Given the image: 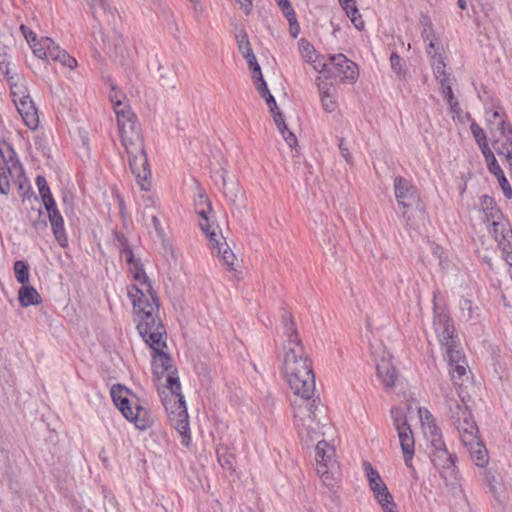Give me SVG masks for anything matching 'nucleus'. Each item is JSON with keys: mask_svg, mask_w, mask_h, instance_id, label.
<instances>
[{"mask_svg": "<svg viewBox=\"0 0 512 512\" xmlns=\"http://www.w3.org/2000/svg\"><path fill=\"white\" fill-rule=\"evenodd\" d=\"M440 84L443 97L447 102L456 99L453 94L452 82L449 77H444L443 79H441Z\"/></svg>", "mask_w": 512, "mask_h": 512, "instance_id": "nucleus-50", "label": "nucleus"}, {"mask_svg": "<svg viewBox=\"0 0 512 512\" xmlns=\"http://www.w3.org/2000/svg\"><path fill=\"white\" fill-rule=\"evenodd\" d=\"M18 299L23 307L37 305L41 302V297L37 290L32 286H27L25 284H23L18 292Z\"/></svg>", "mask_w": 512, "mask_h": 512, "instance_id": "nucleus-33", "label": "nucleus"}, {"mask_svg": "<svg viewBox=\"0 0 512 512\" xmlns=\"http://www.w3.org/2000/svg\"><path fill=\"white\" fill-rule=\"evenodd\" d=\"M315 460L317 474L329 485L328 481L337 469L334 447L325 440H319L315 447Z\"/></svg>", "mask_w": 512, "mask_h": 512, "instance_id": "nucleus-12", "label": "nucleus"}, {"mask_svg": "<svg viewBox=\"0 0 512 512\" xmlns=\"http://www.w3.org/2000/svg\"><path fill=\"white\" fill-rule=\"evenodd\" d=\"M383 512H399L397 504L394 502L392 494L387 497L376 500Z\"/></svg>", "mask_w": 512, "mask_h": 512, "instance_id": "nucleus-46", "label": "nucleus"}, {"mask_svg": "<svg viewBox=\"0 0 512 512\" xmlns=\"http://www.w3.org/2000/svg\"><path fill=\"white\" fill-rule=\"evenodd\" d=\"M20 30L31 48L35 44L39 43V41H37L36 34L26 25L22 24L20 26Z\"/></svg>", "mask_w": 512, "mask_h": 512, "instance_id": "nucleus-53", "label": "nucleus"}, {"mask_svg": "<svg viewBox=\"0 0 512 512\" xmlns=\"http://www.w3.org/2000/svg\"><path fill=\"white\" fill-rule=\"evenodd\" d=\"M394 194L407 225L413 226L416 220L424 217L425 211L418 190L409 180L396 177L394 179Z\"/></svg>", "mask_w": 512, "mask_h": 512, "instance_id": "nucleus-7", "label": "nucleus"}, {"mask_svg": "<svg viewBox=\"0 0 512 512\" xmlns=\"http://www.w3.org/2000/svg\"><path fill=\"white\" fill-rule=\"evenodd\" d=\"M115 114L117 117L118 128H123L128 124L136 123V117L131 109L124 105L119 108H115Z\"/></svg>", "mask_w": 512, "mask_h": 512, "instance_id": "nucleus-36", "label": "nucleus"}, {"mask_svg": "<svg viewBox=\"0 0 512 512\" xmlns=\"http://www.w3.org/2000/svg\"><path fill=\"white\" fill-rule=\"evenodd\" d=\"M24 124L31 130H35L39 126V116L37 109L31 97L21 100L14 104Z\"/></svg>", "mask_w": 512, "mask_h": 512, "instance_id": "nucleus-24", "label": "nucleus"}, {"mask_svg": "<svg viewBox=\"0 0 512 512\" xmlns=\"http://www.w3.org/2000/svg\"><path fill=\"white\" fill-rule=\"evenodd\" d=\"M489 232L494 236L503 252V257L512 267V230L508 221L502 217L487 223Z\"/></svg>", "mask_w": 512, "mask_h": 512, "instance_id": "nucleus-13", "label": "nucleus"}, {"mask_svg": "<svg viewBox=\"0 0 512 512\" xmlns=\"http://www.w3.org/2000/svg\"><path fill=\"white\" fill-rule=\"evenodd\" d=\"M128 393L129 391L121 385H114L111 388L113 402L122 415L137 429L146 430L150 426L149 413L137 399H130Z\"/></svg>", "mask_w": 512, "mask_h": 512, "instance_id": "nucleus-8", "label": "nucleus"}, {"mask_svg": "<svg viewBox=\"0 0 512 512\" xmlns=\"http://www.w3.org/2000/svg\"><path fill=\"white\" fill-rule=\"evenodd\" d=\"M446 406L448 408V417L453 426L472 417L468 407L459 395H451L446 398Z\"/></svg>", "mask_w": 512, "mask_h": 512, "instance_id": "nucleus-23", "label": "nucleus"}, {"mask_svg": "<svg viewBox=\"0 0 512 512\" xmlns=\"http://www.w3.org/2000/svg\"><path fill=\"white\" fill-rule=\"evenodd\" d=\"M315 70L330 78L354 81L358 76L357 65L349 60L344 54L329 56L327 61H319Z\"/></svg>", "mask_w": 512, "mask_h": 512, "instance_id": "nucleus-9", "label": "nucleus"}, {"mask_svg": "<svg viewBox=\"0 0 512 512\" xmlns=\"http://www.w3.org/2000/svg\"><path fill=\"white\" fill-rule=\"evenodd\" d=\"M109 98L114 105V109L124 106L123 101L125 96L120 91H118L113 84H111V92L109 94Z\"/></svg>", "mask_w": 512, "mask_h": 512, "instance_id": "nucleus-51", "label": "nucleus"}, {"mask_svg": "<svg viewBox=\"0 0 512 512\" xmlns=\"http://www.w3.org/2000/svg\"><path fill=\"white\" fill-rule=\"evenodd\" d=\"M254 81H255V83H257V90L263 98L266 97L267 95L271 94L267 87V83L263 79L262 74H261V79H254Z\"/></svg>", "mask_w": 512, "mask_h": 512, "instance_id": "nucleus-57", "label": "nucleus"}, {"mask_svg": "<svg viewBox=\"0 0 512 512\" xmlns=\"http://www.w3.org/2000/svg\"><path fill=\"white\" fill-rule=\"evenodd\" d=\"M235 40L237 42L238 49L242 56L253 53L250 41L248 39L247 33L241 29L235 34Z\"/></svg>", "mask_w": 512, "mask_h": 512, "instance_id": "nucleus-41", "label": "nucleus"}, {"mask_svg": "<svg viewBox=\"0 0 512 512\" xmlns=\"http://www.w3.org/2000/svg\"><path fill=\"white\" fill-rule=\"evenodd\" d=\"M217 453H218V461H219L220 465L227 470H231V471L234 470V467H233L234 456L226 450H224L223 452L218 450Z\"/></svg>", "mask_w": 512, "mask_h": 512, "instance_id": "nucleus-48", "label": "nucleus"}, {"mask_svg": "<svg viewBox=\"0 0 512 512\" xmlns=\"http://www.w3.org/2000/svg\"><path fill=\"white\" fill-rule=\"evenodd\" d=\"M91 7L93 17L99 22L111 24L114 19V10L105 0H87Z\"/></svg>", "mask_w": 512, "mask_h": 512, "instance_id": "nucleus-28", "label": "nucleus"}, {"mask_svg": "<svg viewBox=\"0 0 512 512\" xmlns=\"http://www.w3.org/2000/svg\"><path fill=\"white\" fill-rule=\"evenodd\" d=\"M127 155L131 171L138 185L142 190L148 191L151 186V171L144 146L140 151L135 150L134 153H127Z\"/></svg>", "mask_w": 512, "mask_h": 512, "instance_id": "nucleus-14", "label": "nucleus"}, {"mask_svg": "<svg viewBox=\"0 0 512 512\" xmlns=\"http://www.w3.org/2000/svg\"><path fill=\"white\" fill-rule=\"evenodd\" d=\"M293 407L295 427L306 445L324 435L322 432L324 425L319 418L322 413L319 403L315 400H299L294 402Z\"/></svg>", "mask_w": 512, "mask_h": 512, "instance_id": "nucleus-5", "label": "nucleus"}, {"mask_svg": "<svg viewBox=\"0 0 512 512\" xmlns=\"http://www.w3.org/2000/svg\"><path fill=\"white\" fill-rule=\"evenodd\" d=\"M482 153H483V156L487 162V164L489 165L490 162H495L496 161V158L492 152V150L489 148L488 144L487 143H483L481 146H479Z\"/></svg>", "mask_w": 512, "mask_h": 512, "instance_id": "nucleus-56", "label": "nucleus"}, {"mask_svg": "<svg viewBox=\"0 0 512 512\" xmlns=\"http://www.w3.org/2000/svg\"><path fill=\"white\" fill-rule=\"evenodd\" d=\"M0 193L8 194L11 186L19 190L30 191L29 183L24 175L22 165L12 146L3 141L0 143Z\"/></svg>", "mask_w": 512, "mask_h": 512, "instance_id": "nucleus-6", "label": "nucleus"}, {"mask_svg": "<svg viewBox=\"0 0 512 512\" xmlns=\"http://www.w3.org/2000/svg\"><path fill=\"white\" fill-rule=\"evenodd\" d=\"M264 99H265L271 113H274L275 111L278 110L276 100L272 94L267 95L266 97H264Z\"/></svg>", "mask_w": 512, "mask_h": 512, "instance_id": "nucleus-62", "label": "nucleus"}, {"mask_svg": "<svg viewBox=\"0 0 512 512\" xmlns=\"http://www.w3.org/2000/svg\"><path fill=\"white\" fill-rule=\"evenodd\" d=\"M166 388L169 394H165L162 398L163 405L171 424L182 438L181 444L188 446L191 440L189 419L178 376L169 375Z\"/></svg>", "mask_w": 512, "mask_h": 512, "instance_id": "nucleus-4", "label": "nucleus"}, {"mask_svg": "<svg viewBox=\"0 0 512 512\" xmlns=\"http://www.w3.org/2000/svg\"><path fill=\"white\" fill-rule=\"evenodd\" d=\"M272 115H273V119H274L275 125L277 126L278 130L281 131L283 129H286L287 125L285 123L283 114L277 110L274 113H272Z\"/></svg>", "mask_w": 512, "mask_h": 512, "instance_id": "nucleus-59", "label": "nucleus"}, {"mask_svg": "<svg viewBox=\"0 0 512 512\" xmlns=\"http://www.w3.org/2000/svg\"><path fill=\"white\" fill-rule=\"evenodd\" d=\"M469 451L472 461L481 468L488 463V452L484 444L478 439L474 443L465 446Z\"/></svg>", "mask_w": 512, "mask_h": 512, "instance_id": "nucleus-32", "label": "nucleus"}, {"mask_svg": "<svg viewBox=\"0 0 512 512\" xmlns=\"http://www.w3.org/2000/svg\"><path fill=\"white\" fill-rule=\"evenodd\" d=\"M433 324L438 340L445 348V353L450 352V349H458L457 336L449 316L445 313L437 314L434 317Z\"/></svg>", "mask_w": 512, "mask_h": 512, "instance_id": "nucleus-16", "label": "nucleus"}, {"mask_svg": "<svg viewBox=\"0 0 512 512\" xmlns=\"http://www.w3.org/2000/svg\"><path fill=\"white\" fill-rule=\"evenodd\" d=\"M281 8L284 16L287 18L289 25L293 27L296 24V14L289 0H276Z\"/></svg>", "mask_w": 512, "mask_h": 512, "instance_id": "nucleus-44", "label": "nucleus"}, {"mask_svg": "<svg viewBox=\"0 0 512 512\" xmlns=\"http://www.w3.org/2000/svg\"><path fill=\"white\" fill-rule=\"evenodd\" d=\"M447 103H448V105L450 107L451 112L454 115L459 117V115L461 113V108H460V105H459V102L457 101V99L451 100V101H449Z\"/></svg>", "mask_w": 512, "mask_h": 512, "instance_id": "nucleus-64", "label": "nucleus"}, {"mask_svg": "<svg viewBox=\"0 0 512 512\" xmlns=\"http://www.w3.org/2000/svg\"><path fill=\"white\" fill-rule=\"evenodd\" d=\"M454 427L458 431L460 441L464 446L470 445L479 439L478 428L473 417L454 425Z\"/></svg>", "mask_w": 512, "mask_h": 512, "instance_id": "nucleus-26", "label": "nucleus"}, {"mask_svg": "<svg viewBox=\"0 0 512 512\" xmlns=\"http://www.w3.org/2000/svg\"><path fill=\"white\" fill-rule=\"evenodd\" d=\"M8 84L14 104L30 97L27 89V82L22 76L10 77V82H8Z\"/></svg>", "mask_w": 512, "mask_h": 512, "instance_id": "nucleus-30", "label": "nucleus"}, {"mask_svg": "<svg viewBox=\"0 0 512 512\" xmlns=\"http://www.w3.org/2000/svg\"><path fill=\"white\" fill-rule=\"evenodd\" d=\"M362 467L365 477L367 478L368 486L375 500L387 497V495L391 494L386 483L370 462L364 461Z\"/></svg>", "mask_w": 512, "mask_h": 512, "instance_id": "nucleus-19", "label": "nucleus"}, {"mask_svg": "<svg viewBox=\"0 0 512 512\" xmlns=\"http://www.w3.org/2000/svg\"><path fill=\"white\" fill-rule=\"evenodd\" d=\"M36 184L44 205L48 203V199L54 200L50 188L47 185V181L43 176H37Z\"/></svg>", "mask_w": 512, "mask_h": 512, "instance_id": "nucleus-45", "label": "nucleus"}, {"mask_svg": "<svg viewBox=\"0 0 512 512\" xmlns=\"http://www.w3.org/2000/svg\"><path fill=\"white\" fill-rule=\"evenodd\" d=\"M418 416L426 440V449L433 466L438 470L447 486L452 489L458 488L459 473L455 464L456 455L448 451L441 429L430 411L425 407H419Z\"/></svg>", "mask_w": 512, "mask_h": 512, "instance_id": "nucleus-3", "label": "nucleus"}, {"mask_svg": "<svg viewBox=\"0 0 512 512\" xmlns=\"http://www.w3.org/2000/svg\"><path fill=\"white\" fill-rule=\"evenodd\" d=\"M341 7L350 18L355 28L362 30L364 28V21L356 6V0H346L341 4Z\"/></svg>", "mask_w": 512, "mask_h": 512, "instance_id": "nucleus-34", "label": "nucleus"}, {"mask_svg": "<svg viewBox=\"0 0 512 512\" xmlns=\"http://www.w3.org/2000/svg\"><path fill=\"white\" fill-rule=\"evenodd\" d=\"M119 133L126 153H134L135 150L140 151L143 147V138L137 122L120 128Z\"/></svg>", "mask_w": 512, "mask_h": 512, "instance_id": "nucleus-21", "label": "nucleus"}, {"mask_svg": "<svg viewBox=\"0 0 512 512\" xmlns=\"http://www.w3.org/2000/svg\"><path fill=\"white\" fill-rule=\"evenodd\" d=\"M394 425L398 432L404 462L407 467L412 468V459L414 456V438L411 428L405 418H395Z\"/></svg>", "mask_w": 512, "mask_h": 512, "instance_id": "nucleus-17", "label": "nucleus"}, {"mask_svg": "<svg viewBox=\"0 0 512 512\" xmlns=\"http://www.w3.org/2000/svg\"><path fill=\"white\" fill-rule=\"evenodd\" d=\"M198 213L202 218V221L199 223L200 228L208 238L209 247L212 250V253H220L221 249H223L227 243L221 233L219 226L209 224L207 211L205 209L199 210Z\"/></svg>", "mask_w": 512, "mask_h": 512, "instance_id": "nucleus-18", "label": "nucleus"}, {"mask_svg": "<svg viewBox=\"0 0 512 512\" xmlns=\"http://www.w3.org/2000/svg\"><path fill=\"white\" fill-rule=\"evenodd\" d=\"M460 311L462 319L466 321L472 320L479 315L478 306H475L471 300L466 298L460 301Z\"/></svg>", "mask_w": 512, "mask_h": 512, "instance_id": "nucleus-38", "label": "nucleus"}, {"mask_svg": "<svg viewBox=\"0 0 512 512\" xmlns=\"http://www.w3.org/2000/svg\"><path fill=\"white\" fill-rule=\"evenodd\" d=\"M427 53L431 57V64L433 66L435 77L439 82H441V79L448 76L445 72V63L443 61L440 48L432 39L429 41Z\"/></svg>", "mask_w": 512, "mask_h": 512, "instance_id": "nucleus-29", "label": "nucleus"}, {"mask_svg": "<svg viewBox=\"0 0 512 512\" xmlns=\"http://www.w3.org/2000/svg\"><path fill=\"white\" fill-rule=\"evenodd\" d=\"M116 245L120 250L121 258L129 265L130 272L137 282L134 285L142 287V283L149 282L140 261L134 257L133 251L123 235H117Z\"/></svg>", "mask_w": 512, "mask_h": 512, "instance_id": "nucleus-15", "label": "nucleus"}, {"mask_svg": "<svg viewBox=\"0 0 512 512\" xmlns=\"http://www.w3.org/2000/svg\"><path fill=\"white\" fill-rule=\"evenodd\" d=\"M48 213V218L52 227L53 234L60 246L65 247L67 245V237L64 228V220L60 214L55 200H49L44 205Z\"/></svg>", "mask_w": 512, "mask_h": 512, "instance_id": "nucleus-20", "label": "nucleus"}, {"mask_svg": "<svg viewBox=\"0 0 512 512\" xmlns=\"http://www.w3.org/2000/svg\"><path fill=\"white\" fill-rule=\"evenodd\" d=\"M6 64H10V55L5 47H0V67H4Z\"/></svg>", "mask_w": 512, "mask_h": 512, "instance_id": "nucleus-61", "label": "nucleus"}, {"mask_svg": "<svg viewBox=\"0 0 512 512\" xmlns=\"http://www.w3.org/2000/svg\"><path fill=\"white\" fill-rule=\"evenodd\" d=\"M244 58L247 61V64L249 66V69L253 73V79H261V68L257 62L256 56L254 53H250L248 55H245Z\"/></svg>", "mask_w": 512, "mask_h": 512, "instance_id": "nucleus-47", "label": "nucleus"}, {"mask_svg": "<svg viewBox=\"0 0 512 512\" xmlns=\"http://www.w3.org/2000/svg\"><path fill=\"white\" fill-rule=\"evenodd\" d=\"M14 273L19 283L26 284L29 282V267L24 261L18 260L14 263Z\"/></svg>", "mask_w": 512, "mask_h": 512, "instance_id": "nucleus-42", "label": "nucleus"}, {"mask_svg": "<svg viewBox=\"0 0 512 512\" xmlns=\"http://www.w3.org/2000/svg\"><path fill=\"white\" fill-rule=\"evenodd\" d=\"M286 340L283 345V372L293 393L300 400H310L315 391L312 364L304 351L291 315H284Z\"/></svg>", "mask_w": 512, "mask_h": 512, "instance_id": "nucleus-1", "label": "nucleus"}, {"mask_svg": "<svg viewBox=\"0 0 512 512\" xmlns=\"http://www.w3.org/2000/svg\"><path fill=\"white\" fill-rule=\"evenodd\" d=\"M279 132L282 135L285 142L289 145V147L293 148L294 146L297 145V138L295 134L288 129V127Z\"/></svg>", "mask_w": 512, "mask_h": 512, "instance_id": "nucleus-54", "label": "nucleus"}, {"mask_svg": "<svg viewBox=\"0 0 512 512\" xmlns=\"http://www.w3.org/2000/svg\"><path fill=\"white\" fill-rule=\"evenodd\" d=\"M299 51L303 59L310 63L314 69L315 65H319V61H324L323 58L316 54L314 47L305 39L299 41Z\"/></svg>", "mask_w": 512, "mask_h": 512, "instance_id": "nucleus-35", "label": "nucleus"}, {"mask_svg": "<svg viewBox=\"0 0 512 512\" xmlns=\"http://www.w3.org/2000/svg\"><path fill=\"white\" fill-rule=\"evenodd\" d=\"M236 2L240 5V8L243 9L245 14H249L252 9V0H236Z\"/></svg>", "mask_w": 512, "mask_h": 512, "instance_id": "nucleus-63", "label": "nucleus"}, {"mask_svg": "<svg viewBox=\"0 0 512 512\" xmlns=\"http://www.w3.org/2000/svg\"><path fill=\"white\" fill-rule=\"evenodd\" d=\"M390 64L392 70L399 76L404 75V61L403 59L395 52H393L390 56Z\"/></svg>", "mask_w": 512, "mask_h": 512, "instance_id": "nucleus-49", "label": "nucleus"}, {"mask_svg": "<svg viewBox=\"0 0 512 512\" xmlns=\"http://www.w3.org/2000/svg\"><path fill=\"white\" fill-rule=\"evenodd\" d=\"M32 51L39 59L57 61L71 70L77 66V60L49 37L41 38L38 44L32 46Z\"/></svg>", "mask_w": 512, "mask_h": 512, "instance_id": "nucleus-11", "label": "nucleus"}, {"mask_svg": "<svg viewBox=\"0 0 512 512\" xmlns=\"http://www.w3.org/2000/svg\"><path fill=\"white\" fill-rule=\"evenodd\" d=\"M318 86L320 91L322 108L328 113L334 112L337 108V102L334 96L330 93L329 88L327 87L326 84H319Z\"/></svg>", "mask_w": 512, "mask_h": 512, "instance_id": "nucleus-37", "label": "nucleus"}, {"mask_svg": "<svg viewBox=\"0 0 512 512\" xmlns=\"http://www.w3.org/2000/svg\"><path fill=\"white\" fill-rule=\"evenodd\" d=\"M482 474H483L484 481L489 486L492 494L497 499H500L501 489H500V486H498L496 472L493 471L492 469H485Z\"/></svg>", "mask_w": 512, "mask_h": 512, "instance_id": "nucleus-40", "label": "nucleus"}, {"mask_svg": "<svg viewBox=\"0 0 512 512\" xmlns=\"http://www.w3.org/2000/svg\"><path fill=\"white\" fill-rule=\"evenodd\" d=\"M371 353L375 361L377 376L381 381L386 391L395 387L398 374L394 365L391 362V354L386 347L377 342L371 345Z\"/></svg>", "mask_w": 512, "mask_h": 512, "instance_id": "nucleus-10", "label": "nucleus"}, {"mask_svg": "<svg viewBox=\"0 0 512 512\" xmlns=\"http://www.w3.org/2000/svg\"><path fill=\"white\" fill-rule=\"evenodd\" d=\"M487 121L495 126V129L499 132L503 131L504 126H510L505 121V115L500 110H491L486 112Z\"/></svg>", "mask_w": 512, "mask_h": 512, "instance_id": "nucleus-39", "label": "nucleus"}, {"mask_svg": "<svg viewBox=\"0 0 512 512\" xmlns=\"http://www.w3.org/2000/svg\"><path fill=\"white\" fill-rule=\"evenodd\" d=\"M218 257H220L223 265L227 266L229 270H235L234 262L236 260L235 254L230 249L228 244L221 249L220 253H216Z\"/></svg>", "mask_w": 512, "mask_h": 512, "instance_id": "nucleus-43", "label": "nucleus"}, {"mask_svg": "<svg viewBox=\"0 0 512 512\" xmlns=\"http://www.w3.org/2000/svg\"><path fill=\"white\" fill-rule=\"evenodd\" d=\"M498 181L503 190L504 195L508 199H510L512 197V188H511L508 180L506 179L505 175L503 177L499 178Z\"/></svg>", "mask_w": 512, "mask_h": 512, "instance_id": "nucleus-58", "label": "nucleus"}, {"mask_svg": "<svg viewBox=\"0 0 512 512\" xmlns=\"http://www.w3.org/2000/svg\"><path fill=\"white\" fill-rule=\"evenodd\" d=\"M127 294L133 305L137 329L145 343L152 350L166 347V332L158 316L159 299L150 282L142 283V287L128 286Z\"/></svg>", "mask_w": 512, "mask_h": 512, "instance_id": "nucleus-2", "label": "nucleus"}, {"mask_svg": "<svg viewBox=\"0 0 512 512\" xmlns=\"http://www.w3.org/2000/svg\"><path fill=\"white\" fill-rule=\"evenodd\" d=\"M488 168H489L490 172L493 173L497 177V179L504 176V172L501 169L500 165L497 163V160L495 162H490V164L488 165Z\"/></svg>", "mask_w": 512, "mask_h": 512, "instance_id": "nucleus-60", "label": "nucleus"}, {"mask_svg": "<svg viewBox=\"0 0 512 512\" xmlns=\"http://www.w3.org/2000/svg\"><path fill=\"white\" fill-rule=\"evenodd\" d=\"M150 221H151V225L153 226L155 232H156V235L162 239L165 235L164 233V230L161 226V223H160V220L158 219V217L156 215H151L150 216Z\"/></svg>", "mask_w": 512, "mask_h": 512, "instance_id": "nucleus-55", "label": "nucleus"}, {"mask_svg": "<svg viewBox=\"0 0 512 512\" xmlns=\"http://www.w3.org/2000/svg\"><path fill=\"white\" fill-rule=\"evenodd\" d=\"M500 136L495 140L494 149L499 156L505 157L512 169V128L504 126Z\"/></svg>", "mask_w": 512, "mask_h": 512, "instance_id": "nucleus-25", "label": "nucleus"}, {"mask_svg": "<svg viewBox=\"0 0 512 512\" xmlns=\"http://www.w3.org/2000/svg\"><path fill=\"white\" fill-rule=\"evenodd\" d=\"M448 363L450 366V374L453 379H460L466 374L467 364L464 356L459 349H450V352L446 353Z\"/></svg>", "mask_w": 512, "mask_h": 512, "instance_id": "nucleus-27", "label": "nucleus"}, {"mask_svg": "<svg viewBox=\"0 0 512 512\" xmlns=\"http://www.w3.org/2000/svg\"><path fill=\"white\" fill-rule=\"evenodd\" d=\"M165 347H160L159 350H153V371L158 379L165 377L168 379L169 375L177 376L176 369L172 365V359L164 351ZM167 382V380H165Z\"/></svg>", "mask_w": 512, "mask_h": 512, "instance_id": "nucleus-22", "label": "nucleus"}, {"mask_svg": "<svg viewBox=\"0 0 512 512\" xmlns=\"http://www.w3.org/2000/svg\"><path fill=\"white\" fill-rule=\"evenodd\" d=\"M470 129H471L473 137L475 138V140L479 146H481L483 143H487L486 135H485L483 129L478 124L473 122L470 126Z\"/></svg>", "mask_w": 512, "mask_h": 512, "instance_id": "nucleus-52", "label": "nucleus"}, {"mask_svg": "<svg viewBox=\"0 0 512 512\" xmlns=\"http://www.w3.org/2000/svg\"><path fill=\"white\" fill-rule=\"evenodd\" d=\"M480 208L484 214V221L490 223L492 220H497L503 217L500 209L496 206L494 198L483 195L480 198Z\"/></svg>", "mask_w": 512, "mask_h": 512, "instance_id": "nucleus-31", "label": "nucleus"}]
</instances>
